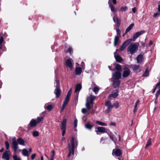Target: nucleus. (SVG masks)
I'll return each mask as SVG.
<instances>
[{
  "label": "nucleus",
  "instance_id": "f257e3e1",
  "mask_svg": "<svg viewBox=\"0 0 160 160\" xmlns=\"http://www.w3.org/2000/svg\"><path fill=\"white\" fill-rule=\"evenodd\" d=\"M139 43L138 42H135L131 43L127 48V51L130 53L132 54L136 52L138 49Z\"/></svg>",
  "mask_w": 160,
  "mask_h": 160
},
{
  "label": "nucleus",
  "instance_id": "f03ea898",
  "mask_svg": "<svg viewBox=\"0 0 160 160\" xmlns=\"http://www.w3.org/2000/svg\"><path fill=\"white\" fill-rule=\"evenodd\" d=\"M75 142L76 143V145L77 144V140L75 139L73 137L72 138L71 140V145L69 143H68V146L69 149V153L68 155V157H69L71 154L74 155V153Z\"/></svg>",
  "mask_w": 160,
  "mask_h": 160
},
{
  "label": "nucleus",
  "instance_id": "7ed1b4c3",
  "mask_svg": "<svg viewBox=\"0 0 160 160\" xmlns=\"http://www.w3.org/2000/svg\"><path fill=\"white\" fill-rule=\"evenodd\" d=\"M72 89L71 88L68 91L67 95V96L65 98L63 103L62 105V107L61 109L62 112L63 111L66 105L68 103V102L70 98L72 93Z\"/></svg>",
  "mask_w": 160,
  "mask_h": 160
},
{
  "label": "nucleus",
  "instance_id": "20e7f679",
  "mask_svg": "<svg viewBox=\"0 0 160 160\" xmlns=\"http://www.w3.org/2000/svg\"><path fill=\"white\" fill-rule=\"evenodd\" d=\"M67 124V119L65 118L63 119L62 123L61 129L62 131V135L64 136L66 130V125Z\"/></svg>",
  "mask_w": 160,
  "mask_h": 160
},
{
  "label": "nucleus",
  "instance_id": "39448f33",
  "mask_svg": "<svg viewBox=\"0 0 160 160\" xmlns=\"http://www.w3.org/2000/svg\"><path fill=\"white\" fill-rule=\"evenodd\" d=\"M132 41V39H129L125 41L121 46L120 50L121 51H123L127 47V46Z\"/></svg>",
  "mask_w": 160,
  "mask_h": 160
},
{
  "label": "nucleus",
  "instance_id": "423d86ee",
  "mask_svg": "<svg viewBox=\"0 0 160 160\" xmlns=\"http://www.w3.org/2000/svg\"><path fill=\"white\" fill-rule=\"evenodd\" d=\"M105 105L108 108V109L106 111V112L108 113L110 112L113 107V106L111 102L110 101H107L106 102Z\"/></svg>",
  "mask_w": 160,
  "mask_h": 160
},
{
  "label": "nucleus",
  "instance_id": "0eeeda50",
  "mask_svg": "<svg viewBox=\"0 0 160 160\" xmlns=\"http://www.w3.org/2000/svg\"><path fill=\"white\" fill-rule=\"evenodd\" d=\"M82 88V85L80 84H78L76 86L75 93L77 98H78L79 92L81 90Z\"/></svg>",
  "mask_w": 160,
  "mask_h": 160
},
{
  "label": "nucleus",
  "instance_id": "6e6552de",
  "mask_svg": "<svg viewBox=\"0 0 160 160\" xmlns=\"http://www.w3.org/2000/svg\"><path fill=\"white\" fill-rule=\"evenodd\" d=\"M122 151L119 149H115L113 150L112 154L113 155H115L117 157H120L122 155Z\"/></svg>",
  "mask_w": 160,
  "mask_h": 160
},
{
  "label": "nucleus",
  "instance_id": "1a4fd4ad",
  "mask_svg": "<svg viewBox=\"0 0 160 160\" xmlns=\"http://www.w3.org/2000/svg\"><path fill=\"white\" fill-rule=\"evenodd\" d=\"M10 152L9 150L5 151L3 153L2 156V158L6 159L7 160H9L10 159Z\"/></svg>",
  "mask_w": 160,
  "mask_h": 160
},
{
  "label": "nucleus",
  "instance_id": "9d476101",
  "mask_svg": "<svg viewBox=\"0 0 160 160\" xmlns=\"http://www.w3.org/2000/svg\"><path fill=\"white\" fill-rule=\"evenodd\" d=\"M130 73V70L127 68H124L122 74V77L124 78L128 77Z\"/></svg>",
  "mask_w": 160,
  "mask_h": 160
},
{
  "label": "nucleus",
  "instance_id": "9b49d317",
  "mask_svg": "<svg viewBox=\"0 0 160 160\" xmlns=\"http://www.w3.org/2000/svg\"><path fill=\"white\" fill-rule=\"evenodd\" d=\"M12 147L14 149V151L16 152L18 147L17 141L15 139H12Z\"/></svg>",
  "mask_w": 160,
  "mask_h": 160
},
{
  "label": "nucleus",
  "instance_id": "f8f14e48",
  "mask_svg": "<svg viewBox=\"0 0 160 160\" xmlns=\"http://www.w3.org/2000/svg\"><path fill=\"white\" fill-rule=\"evenodd\" d=\"M145 32V31H144L142 30L135 33L133 35L132 39V40H133V41H135V40L139 36L141 35V34L144 33Z\"/></svg>",
  "mask_w": 160,
  "mask_h": 160
},
{
  "label": "nucleus",
  "instance_id": "ddd939ff",
  "mask_svg": "<svg viewBox=\"0 0 160 160\" xmlns=\"http://www.w3.org/2000/svg\"><path fill=\"white\" fill-rule=\"evenodd\" d=\"M72 62H73L72 60L70 58L68 59L66 62V66L69 68L71 69H72L73 68Z\"/></svg>",
  "mask_w": 160,
  "mask_h": 160
},
{
  "label": "nucleus",
  "instance_id": "4468645a",
  "mask_svg": "<svg viewBox=\"0 0 160 160\" xmlns=\"http://www.w3.org/2000/svg\"><path fill=\"white\" fill-rule=\"evenodd\" d=\"M113 79L119 80L121 78V74L120 72H116L112 74Z\"/></svg>",
  "mask_w": 160,
  "mask_h": 160
},
{
  "label": "nucleus",
  "instance_id": "2eb2a0df",
  "mask_svg": "<svg viewBox=\"0 0 160 160\" xmlns=\"http://www.w3.org/2000/svg\"><path fill=\"white\" fill-rule=\"evenodd\" d=\"M91 87L93 88V91L94 92L95 94H97L99 90V87L94 83H92L91 84Z\"/></svg>",
  "mask_w": 160,
  "mask_h": 160
},
{
  "label": "nucleus",
  "instance_id": "dca6fc26",
  "mask_svg": "<svg viewBox=\"0 0 160 160\" xmlns=\"http://www.w3.org/2000/svg\"><path fill=\"white\" fill-rule=\"evenodd\" d=\"M116 52H114V56L116 61L119 62H122L123 61V59L119 55H116Z\"/></svg>",
  "mask_w": 160,
  "mask_h": 160
},
{
  "label": "nucleus",
  "instance_id": "f3484780",
  "mask_svg": "<svg viewBox=\"0 0 160 160\" xmlns=\"http://www.w3.org/2000/svg\"><path fill=\"white\" fill-rule=\"evenodd\" d=\"M97 129L99 132L102 133H106L107 132V129L103 127H98L97 128Z\"/></svg>",
  "mask_w": 160,
  "mask_h": 160
},
{
  "label": "nucleus",
  "instance_id": "a211bd4d",
  "mask_svg": "<svg viewBox=\"0 0 160 160\" xmlns=\"http://www.w3.org/2000/svg\"><path fill=\"white\" fill-rule=\"evenodd\" d=\"M17 142L19 144L23 146L25 145L27 143L26 141L21 138H19L18 139Z\"/></svg>",
  "mask_w": 160,
  "mask_h": 160
},
{
  "label": "nucleus",
  "instance_id": "6ab92c4d",
  "mask_svg": "<svg viewBox=\"0 0 160 160\" xmlns=\"http://www.w3.org/2000/svg\"><path fill=\"white\" fill-rule=\"evenodd\" d=\"M120 83V81L119 80L113 79V85L114 88H116L118 87Z\"/></svg>",
  "mask_w": 160,
  "mask_h": 160
},
{
  "label": "nucleus",
  "instance_id": "aec40b11",
  "mask_svg": "<svg viewBox=\"0 0 160 160\" xmlns=\"http://www.w3.org/2000/svg\"><path fill=\"white\" fill-rule=\"evenodd\" d=\"M53 106L49 104V103H46L45 105L44 108L49 111H50L52 110Z\"/></svg>",
  "mask_w": 160,
  "mask_h": 160
},
{
  "label": "nucleus",
  "instance_id": "412c9836",
  "mask_svg": "<svg viewBox=\"0 0 160 160\" xmlns=\"http://www.w3.org/2000/svg\"><path fill=\"white\" fill-rule=\"evenodd\" d=\"M143 56L142 54H140L138 56L137 58V61L138 63H141L143 61Z\"/></svg>",
  "mask_w": 160,
  "mask_h": 160
},
{
  "label": "nucleus",
  "instance_id": "4be33fe9",
  "mask_svg": "<svg viewBox=\"0 0 160 160\" xmlns=\"http://www.w3.org/2000/svg\"><path fill=\"white\" fill-rule=\"evenodd\" d=\"M54 92L57 98H58L59 97L61 94V91L59 89V87L56 88Z\"/></svg>",
  "mask_w": 160,
  "mask_h": 160
},
{
  "label": "nucleus",
  "instance_id": "5701e85b",
  "mask_svg": "<svg viewBox=\"0 0 160 160\" xmlns=\"http://www.w3.org/2000/svg\"><path fill=\"white\" fill-rule=\"evenodd\" d=\"M113 20L115 23L117 27L120 26V21L117 17H113Z\"/></svg>",
  "mask_w": 160,
  "mask_h": 160
},
{
  "label": "nucleus",
  "instance_id": "b1692460",
  "mask_svg": "<svg viewBox=\"0 0 160 160\" xmlns=\"http://www.w3.org/2000/svg\"><path fill=\"white\" fill-rule=\"evenodd\" d=\"M118 92L117 90L115 92H113L110 94L108 97L110 98V97H112L113 98H116L118 95Z\"/></svg>",
  "mask_w": 160,
  "mask_h": 160
},
{
  "label": "nucleus",
  "instance_id": "393cba45",
  "mask_svg": "<svg viewBox=\"0 0 160 160\" xmlns=\"http://www.w3.org/2000/svg\"><path fill=\"white\" fill-rule=\"evenodd\" d=\"M111 0H109L108 1V3L109 4V6L110 8L111 11L113 12H114L116 11V10L115 9L114 7L111 4Z\"/></svg>",
  "mask_w": 160,
  "mask_h": 160
},
{
  "label": "nucleus",
  "instance_id": "a878e982",
  "mask_svg": "<svg viewBox=\"0 0 160 160\" xmlns=\"http://www.w3.org/2000/svg\"><path fill=\"white\" fill-rule=\"evenodd\" d=\"M37 124H38V123L36 120L32 119L29 125H30L31 127H33L35 126Z\"/></svg>",
  "mask_w": 160,
  "mask_h": 160
},
{
  "label": "nucleus",
  "instance_id": "bb28decb",
  "mask_svg": "<svg viewBox=\"0 0 160 160\" xmlns=\"http://www.w3.org/2000/svg\"><path fill=\"white\" fill-rule=\"evenodd\" d=\"M82 72L81 68L80 67H78L76 68L75 72L77 75H80L81 74Z\"/></svg>",
  "mask_w": 160,
  "mask_h": 160
},
{
  "label": "nucleus",
  "instance_id": "cd10ccee",
  "mask_svg": "<svg viewBox=\"0 0 160 160\" xmlns=\"http://www.w3.org/2000/svg\"><path fill=\"white\" fill-rule=\"evenodd\" d=\"M134 25V24L133 23H132L126 29L125 34L127 33L128 32L130 31Z\"/></svg>",
  "mask_w": 160,
  "mask_h": 160
},
{
  "label": "nucleus",
  "instance_id": "c85d7f7f",
  "mask_svg": "<svg viewBox=\"0 0 160 160\" xmlns=\"http://www.w3.org/2000/svg\"><path fill=\"white\" fill-rule=\"evenodd\" d=\"M121 36H116L114 39V46H115L118 44L119 38Z\"/></svg>",
  "mask_w": 160,
  "mask_h": 160
},
{
  "label": "nucleus",
  "instance_id": "c756f323",
  "mask_svg": "<svg viewBox=\"0 0 160 160\" xmlns=\"http://www.w3.org/2000/svg\"><path fill=\"white\" fill-rule=\"evenodd\" d=\"M92 103H90L87 100V102L86 104V107L88 111H89L90 110V105Z\"/></svg>",
  "mask_w": 160,
  "mask_h": 160
},
{
  "label": "nucleus",
  "instance_id": "7c9ffc66",
  "mask_svg": "<svg viewBox=\"0 0 160 160\" xmlns=\"http://www.w3.org/2000/svg\"><path fill=\"white\" fill-rule=\"evenodd\" d=\"M22 154L24 156H28V151L26 149H23L22 150Z\"/></svg>",
  "mask_w": 160,
  "mask_h": 160
},
{
  "label": "nucleus",
  "instance_id": "2f4dec72",
  "mask_svg": "<svg viewBox=\"0 0 160 160\" xmlns=\"http://www.w3.org/2000/svg\"><path fill=\"white\" fill-rule=\"evenodd\" d=\"M115 68L116 70L119 71V72H120L122 71V67L121 65L118 64H117L116 65Z\"/></svg>",
  "mask_w": 160,
  "mask_h": 160
},
{
  "label": "nucleus",
  "instance_id": "473e14b6",
  "mask_svg": "<svg viewBox=\"0 0 160 160\" xmlns=\"http://www.w3.org/2000/svg\"><path fill=\"white\" fill-rule=\"evenodd\" d=\"M152 144V142H151V138H149L148 141H147V144H146V146L145 147V148L146 149H147V148L151 145Z\"/></svg>",
  "mask_w": 160,
  "mask_h": 160
},
{
  "label": "nucleus",
  "instance_id": "72a5a7b5",
  "mask_svg": "<svg viewBox=\"0 0 160 160\" xmlns=\"http://www.w3.org/2000/svg\"><path fill=\"white\" fill-rule=\"evenodd\" d=\"M93 127V126L89 123H87L85 125V128L91 130Z\"/></svg>",
  "mask_w": 160,
  "mask_h": 160
},
{
  "label": "nucleus",
  "instance_id": "f704fd0d",
  "mask_svg": "<svg viewBox=\"0 0 160 160\" xmlns=\"http://www.w3.org/2000/svg\"><path fill=\"white\" fill-rule=\"evenodd\" d=\"M96 122L99 125L102 126H106L107 125V124L106 123L101 121H96Z\"/></svg>",
  "mask_w": 160,
  "mask_h": 160
},
{
  "label": "nucleus",
  "instance_id": "c9c22d12",
  "mask_svg": "<svg viewBox=\"0 0 160 160\" xmlns=\"http://www.w3.org/2000/svg\"><path fill=\"white\" fill-rule=\"evenodd\" d=\"M43 119V117L39 116L37 118V122L38 123L41 122Z\"/></svg>",
  "mask_w": 160,
  "mask_h": 160
},
{
  "label": "nucleus",
  "instance_id": "e433bc0d",
  "mask_svg": "<svg viewBox=\"0 0 160 160\" xmlns=\"http://www.w3.org/2000/svg\"><path fill=\"white\" fill-rule=\"evenodd\" d=\"M128 9L127 6L122 7L121 8L120 10L121 12H123L127 11Z\"/></svg>",
  "mask_w": 160,
  "mask_h": 160
},
{
  "label": "nucleus",
  "instance_id": "4c0bfd02",
  "mask_svg": "<svg viewBox=\"0 0 160 160\" xmlns=\"http://www.w3.org/2000/svg\"><path fill=\"white\" fill-rule=\"evenodd\" d=\"M96 97L95 96H91L90 98V101H89L90 103H92L93 101L95 99Z\"/></svg>",
  "mask_w": 160,
  "mask_h": 160
},
{
  "label": "nucleus",
  "instance_id": "58836bf2",
  "mask_svg": "<svg viewBox=\"0 0 160 160\" xmlns=\"http://www.w3.org/2000/svg\"><path fill=\"white\" fill-rule=\"evenodd\" d=\"M149 73V71H148V68H147L142 75L144 77H147Z\"/></svg>",
  "mask_w": 160,
  "mask_h": 160
},
{
  "label": "nucleus",
  "instance_id": "ea45409f",
  "mask_svg": "<svg viewBox=\"0 0 160 160\" xmlns=\"http://www.w3.org/2000/svg\"><path fill=\"white\" fill-rule=\"evenodd\" d=\"M139 68V66L138 65H134L132 67L134 71H136Z\"/></svg>",
  "mask_w": 160,
  "mask_h": 160
},
{
  "label": "nucleus",
  "instance_id": "a19ab883",
  "mask_svg": "<svg viewBox=\"0 0 160 160\" xmlns=\"http://www.w3.org/2000/svg\"><path fill=\"white\" fill-rule=\"evenodd\" d=\"M112 105L116 108H118L119 106V103L117 102H116Z\"/></svg>",
  "mask_w": 160,
  "mask_h": 160
},
{
  "label": "nucleus",
  "instance_id": "79ce46f5",
  "mask_svg": "<svg viewBox=\"0 0 160 160\" xmlns=\"http://www.w3.org/2000/svg\"><path fill=\"white\" fill-rule=\"evenodd\" d=\"M32 134L34 137H37L39 135V133L38 131H35L33 132Z\"/></svg>",
  "mask_w": 160,
  "mask_h": 160
},
{
  "label": "nucleus",
  "instance_id": "37998d69",
  "mask_svg": "<svg viewBox=\"0 0 160 160\" xmlns=\"http://www.w3.org/2000/svg\"><path fill=\"white\" fill-rule=\"evenodd\" d=\"M160 94V88L157 91L155 94L156 98H158V97Z\"/></svg>",
  "mask_w": 160,
  "mask_h": 160
},
{
  "label": "nucleus",
  "instance_id": "c03bdc74",
  "mask_svg": "<svg viewBox=\"0 0 160 160\" xmlns=\"http://www.w3.org/2000/svg\"><path fill=\"white\" fill-rule=\"evenodd\" d=\"M13 158L14 160H21L19 157H18L16 155L13 156Z\"/></svg>",
  "mask_w": 160,
  "mask_h": 160
},
{
  "label": "nucleus",
  "instance_id": "a18cd8bd",
  "mask_svg": "<svg viewBox=\"0 0 160 160\" xmlns=\"http://www.w3.org/2000/svg\"><path fill=\"white\" fill-rule=\"evenodd\" d=\"M88 110L87 109V108H83L82 109V112L83 113H85L87 112L88 111Z\"/></svg>",
  "mask_w": 160,
  "mask_h": 160
},
{
  "label": "nucleus",
  "instance_id": "49530a36",
  "mask_svg": "<svg viewBox=\"0 0 160 160\" xmlns=\"http://www.w3.org/2000/svg\"><path fill=\"white\" fill-rule=\"evenodd\" d=\"M5 144L6 145V149L8 150V149L9 148V144L8 142L7 141H6L5 142Z\"/></svg>",
  "mask_w": 160,
  "mask_h": 160
},
{
  "label": "nucleus",
  "instance_id": "de8ad7c7",
  "mask_svg": "<svg viewBox=\"0 0 160 160\" xmlns=\"http://www.w3.org/2000/svg\"><path fill=\"white\" fill-rule=\"evenodd\" d=\"M159 16H160V13L158 12L154 13L153 15V17L155 18H156Z\"/></svg>",
  "mask_w": 160,
  "mask_h": 160
},
{
  "label": "nucleus",
  "instance_id": "09e8293b",
  "mask_svg": "<svg viewBox=\"0 0 160 160\" xmlns=\"http://www.w3.org/2000/svg\"><path fill=\"white\" fill-rule=\"evenodd\" d=\"M116 32L117 34V36H121L120 32L118 28H116Z\"/></svg>",
  "mask_w": 160,
  "mask_h": 160
},
{
  "label": "nucleus",
  "instance_id": "8fccbe9b",
  "mask_svg": "<svg viewBox=\"0 0 160 160\" xmlns=\"http://www.w3.org/2000/svg\"><path fill=\"white\" fill-rule=\"evenodd\" d=\"M68 51L70 54H72L73 52L72 48L71 47H69L68 49Z\"/></svg>",
  "mask_w": 160,
  "mask_h": 160
},
{
  "label": "nucleus",
  "instance_id": "3c124183",
  "mask_svg": "<svg viewBox=\"0 0 160 160\" xmlns=\"http://www.w3.org/2000/svg\"><path fill=\"white\" fill-rule=\"evenodd\" d=\"M52 155L51 157L54 158V155L55 154V151L54 150H52L51 152Z\"/></svg>",
  "mask_w": 160,
  "mask_h": 160
},
{
  "label": "nucleus",
  "instance_id": "603ef678",
  "mask_svg": "<svg viewBox=\"0 0 160 160\" xmlns=\"http://www.w3.org/2000/svg\"><path fill=\"white\" fill-rule=\"evenodd\" d=\"M78 120L76 119H75L74 121V125L75 127H76L77 126Z\"/></svg>",
  "mask_w": 160,
  "mask_h": 160
},
{
  "label": "nucleus",
  "instance_id": "864d4df0",
  "mask_svg": "<svg viewBox=\"0 0 160 160\" xmlns=\"http://www.w3.org/2000/svg\"><path fill=\"white\" fill-rule=\"evenodd\" d=\"M4 39L2 37H1L0 38V45H1Z\"/></svg>",
  "mask_w": 160,
  "mask_h": 160
},
{
  "label": "nucleus",
  "instance_id": "5fc2aeb1",
  "mask_svg": "<svg viewBox=\"0 0 160 160\" xmlns=\"http://www.w3.org/2000/svg\"><path fill=\"white\" fill-rule=\"evenodd\" d=\"M55 82L57 84L56 88H57V87H59V81L56 79L55 80Z\"/></svg>",
  "mask_w": 160,
  "mask_h": 160
},
{
  "label": "nucleus",
  "instance_id": "6e6d98bb",
  "mask_svg": "<svg viewBox=\"0 0 160 160\" xmlns=\"http://www.w3.org/2000/svg\"><path fill=\"white\" fill-rule=\"evenodd\" d=\"M156 88H158L159 89L160 88V82L157 83L156 86Z\"/></svg>",
  "mask_w": 160,
  "mask_h": 160
},
{
  "label": "nucleus",
  "instance_id": "4d7b16f0",
  "mask_svg": "<svg viewBox=\"0 0 160 160\" xmlns=\"http://www.w3.org/2000/svg\"><path fill=\"white\" fill-rule=\"evenodd\" d=\"M81 66L83 69H85V64H84V63L83 62H81Z\"/></svg>",
  "mask_w": 160,
  "mask_h": 160
},
{
  "label": "nucleus",
  "instance_id": "13d9d810",
  "mask_svg": "<svg viewBox=\"0 0 160 160\" xmlns=\"http://www.w3.org/2000/svg\"><path fill=\"white\" fill-rule=\"evenodd\" d=\"M137 110H138L137 106H135L134 109L133 110V112L134 113H135L137 111Z\"/></svg>",
  "mask_w": 160,
  "mask_h": 160
},
{
  "label": "nucleus",
  "instance_id": "bf43d9fd",
  "mask_svg": "<svg viewBox=\"0 0 160 160\" xmlns=\"http://www.w3.org/2000/svg\"><path fill=\"white\" fill-rule=\"evenodd\" d=\"M35 156H36V154H32V155L31 157V159H33L35 158Z\"/></svg>",
  "mask_w": 160,
  "mask_h": 160
},
{
  "label": "nucleus",
  "instance_id": "052dcab7",
  "mask_svg": "<svg viewBox=\"0 0 160 160\" xmlns=\"http://www.w3.org/2000/svg\"><path fill=\"white\" fill-rule=\"evenodd\" d=\"M132 11L133 12V13H135L136 12V8H132Z\"/></svg>",
  "mask_w": 160,
  "mask_h": 160
},
{
  "label": "nucleus",
  "instance_id": "680f3d73",
  "mask_svg": "<svg viewBox=\"0 0 160 160\" xmlns=\"http://www.w3.org/2000/svg\"><path fill=\"white\" fill-rule=\"evenodd\" d=\"M139 102H140V101L139 100H137V101H136V102L135 103V106H137L138 105L139 103Z\"/></svg>",
  "mask_w": 160,
  "mask_h": 160
},
{
  "label": "nucleus",
  "instance_id": "e2e57ef3",
  "mask_svg": "<svg viewBox=\"0 0 160 160\" xmlns=\"http://www.w3.org/2000/svg\"><path fill=\"white\" fill-rule=\"evenodd\" d=\"M109 137L113 141V135H109Z\"/></svg>",
  "mask_w": 160,
  "mask_h": 160
},
{
  "label": "nucleus",
  "instance_id": "0e129e2a",
  "mask_svg": "<svg viewBox=\"0 0 160 160\" xmlns=\"http://www.w3.org/2000/svg\"><path fill=\"white\" fill-rule=\"evenodd\" d=\"M158 12H160V5H158Z\"/></svg>",
  "mask_w": 160,
  "mask_h": 160
},
{
  "label": "nucleus",
  "instance_id": "69168bd1",
  "mask_svg": "<svg viewBox=\"0 0 160 160\" xmlns=\"http://www.w3.org/2000/svg\"><path fill=\"white\" fill-rule=\"evenodd\" d=\"M112 2L114 4H116L117 3V1L116 0H112Z\"/></svg>",
  "mask_w": 160,
  "mask_h": 160
},
{
  "label": "nucleus",
  "instance_id": "338daca9",
  "mask_svg": "<svg viewBox=\"0 0 160 160\" xmlns=\"http://www.w3.org/2000/svg\"><path fill=\"white\" fill-rule=\"evenodd\" d=\"M158 98H155V102H154V103L155 104H156L157 103V102H158V101H157Z\"/></svg>",
  "mask_w": 160,
  "mask_h": 160
},
{
  "label": "nucleus",
  "instance_id": "774afa93",
  "mask_svg": "<svg viewBox=\"0 0 160 160\" xmlns=\"http://www.w3.org/2000/svg\"><path fill=\"white\" fill-rule=\"evenodd\" d=\"M110 125H113L114 126L116 125V124L112 122L110 123Z\"/></svg>",
  "mask_w": 160,
  "mask_h": 160
}]
</instances>
